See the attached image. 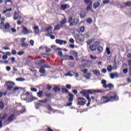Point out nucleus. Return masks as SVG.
Instances as JSON below:
<instances>
[{"label": "nucleus", "mask_w": 131, "mask_h": 131, "mask_svg": "<svg viewBox=\"0 0 131 131\" xmlns=\"http://www.w3.org/2000/svg\"><path fill=\"white\" fill-rule=\"evenodd\" d=\"M107 95L110 100H107L108 102H115L119 100V97L117 96V93H116V92L112 91L108 93Z\"/></svg>", "instance_id": "f257e3e1"}, {"label": "nucleus", "mask_w": 131, "mask_h": 131, "mask_svg": "<svg viewBox=\"0 0 131 131\" xmlns=\"http://www.w3.org/2000/svg\"><path fill=\"white\" fill-rule=\"evenodd\" d=\"M79 20L77 18H74L72 16L69 17L68 23H70V26H73V25H77Z\"/></svg>", "instance_id": "f03ea898"}, {"label": "nucleus", "mask_w": 131, "mask_h": 131, "mask_svg": "<svg viewBox=\"0 0 131 131\" xmlns=\"http://www.w3.org/2000/svg\"><path fill=\"white\" fill-rule=\"evenodd\" d=\"M101 83L102 84V87H103L104 89H107L108 88V89H110V90H112L113 88H114V85H113V84L108 83L107 84V81H106V80H102Z\"/></svg>", "instance_id": "7ed1b4c3"}, {"label": "nucleus", "mask_w": 131, "mask_h": 131, "mask_svg": "<svg viewBox=\"0 0 131 131\" xmlns=\"http://www.w3.org/2000/svg\"><path fill=\"white\" fill-rule=\"evenodd\" d=\"M5 85L7 86V90L8 91H13L14 89V85H15V83L10 81H8L5 83Z\"/></svg>", "instance_id": "20e7f679"}, {"label": "nucleus", "mask_w": 131, "mask_h": 131, "mask_svg": "<svg viewBox=\"0 0 131 131\" xmlns=\"http://www.w3.org/2000/svg\"><path fill=\"white\" fill-rule=\"evenodd\" d=\"M88 94L89 95H93V94H95L96 93H98L99 94H104L106 92V91L105 90H88Z\"/></svg>", "instance_id": "39448f33"}, {"label": "nucleus", "mask_w": 131, "mask_h": 131, "mask_svg": "<svg viewBox=\"0 0 131 131\" xmlns=\"http://www.w3.org/2000/svg\"><path fill=\"white\" fill-rule=\"evenodd\" d=\"M20 12L19 11H15L13 14V19L14 20H21L22 19V16L20 15Z\"/></svg>", "instance_id": "423d86ee"}, {"label": "nucleus", "mask_w": 131, "mask_h": 131, "mask_svg": "<svg viewBox=\"0 0 131 131\" xmlns=\"http://www.w3.org/2000/svg\"><path fill=\"white\" fill-rule=\"evenodd\" d=\"M15 119H16V115L13 114L8 117L7 120L5 121V122H7V121L12 122V121H14Z\"/></svg>", "instance_id": "0eeeda50"}, {"label": "nucleus", "mask_w": 131, "mask_h": 131, "mask_svg": "<svg viewBox=\"0 0 131 131\" xmlns=\"http://www.w3.org/2000/svg\"><path fill=\"white\" fill-rule=\"evenodd\" d=\"M108 101H110V100L109 99V97H108V95H107L106 96H103L101 98V102H102V104H106V103H109V102H111Z\"/></svg>", "instance_id": "6e6552de"}, {"label": "nucleus", "mask_w": 131, "mask_h": 131, "mask_svg": "<svg viewBox=\"0 0 131 131\" xmlns=\"http://www.w3.org/2000/svg\"><path fill=\"white\" fill-rule=\"evenodd\" d=\"M55 42L57 45H60V46H62V45H67V41L61 40L59 39H57L55 40Z\"/></svg>", "instance_id": "1a4fd4ad"}, {"label": "nucleus", "mask_w": 131, "mask_h": 131, "mask_svg": "<svg viewBox=\"0 0 131 131\" xmlns=\"http://www.w3.org/2000/svg\"><path fill=\"white\" fill-rule=\"evenodd\" d=\"M13 9L10 8L9 9H6V10L3 11V14L5 15L6 17H11V13H10V11H12Z\"/></svg>", "instance_id": "9d476101"}, {"label": "nucleus", "mask_w": 131, "mask_h": 131, "mask_svg": "<svg viewBox=\"0 0 131 131\" xmlns=\"http://www.w3.org/2000/svg\"><path fill=\"white\" fill-rule=\"evenodd\" d=\"M66 23H67V18L64 17L60 21L59 24L60 25L61 27H64V25H65Z\"/></svg>", "instance_id": "9b49d317"}, {"label": "nucleus", "mask_w": 131, "mask_h": 131, "mask_svg": "<svg viewBox=\"0 0 131 131\" xmlns=\"http://www.w3.org/2000/svg\"><path fill=\"white\" fill-rule=\"evenodd\" d=\"M23 28V30L21 31V32L25 34V35H26V34H28L29 33H30V31H29L28 30V29H27V28L24 27V26H23L22 27Z\"/></svg>", "instance_id": "f8f14e48"}, {"label": "nucleus", "mask_w": 131, "mask_h": 131, "mask_svg": "<svg viewBox=\"0 0 131 131\" xmlns=\"http://www.w3.org/2000/svg\"><path fill=\"white\" fill-rule=\"evenodd\" d=\"M69 8H70V6L67 4L62 5L60 6V10L62 11H65L67 9H69Z\"/></svg>", "instance_id": "ddd939ff"}, {"label": "nucleus", "mask_w": 131, "mask_h": 131, "mask_svg": "<svg viewBox=\"0 0 131 131\" xmlns=\"http://www.w3.org/2000/svg\"><path fill=\"white\" fill-rule=\"evenodd\" d=\"M80 94L83 95L84 97H86V96L89 95V92L88 91V90H84L80 92Z\"/></svg>", "instance_id": "4468645a"}, {"label": "nucleus", "mask_w": 131, "mask_h": 131, "mask_svg": "<svg viewBox=\"0 0 131 131\" xmlns=\"http://www.w3.org/2000/svg\"><path fill=\"white\" fill-rule=\"evenodd\" d=\"M45 63H46V60L44 59L36 61V63L37 64V65H38L39 66H40L41 64H45Z\"/></svg>", "instance_id": "2eb2a0df"}, {"label": "nucleus", "mask_w": 131, "mask_h": 131, "mask_svg": "<svg viewBox=\"0 0 131 131\" xmlns=\"http://www.w3.org/2000/svg\"><path fill=\"white\" fill-rule=\"evenodd\" d=\"M37 96L38 98H42V97H43V91H39L37 93Z\"/></svg>", "instance_id": "dca6fc26"}, {"label": "nucleus", "mask_w": 131, "mask_h": 131, "mask_svg": "<svg viewBox=\"0 0 131 131\" xmlns=\"http://www.w3.org/2000/svg\"><path fill=\"white\" fill-rule=\"evenodd\" d=\"M100 6V3L99 2H96L94 3L93 4V8L94 9H95V10L99 8V7Z\"/></svg>", "instance_id": "f3484780"}, {"label": "nucleus", "mask_w": 131, "mask_h": 131, "mask_svg": "<svg viewBox=\"0 0 131 131\" xmlns=\"http://www.w3.org/2000/svg\"><path fill=\"white\" fill-rule=\"evenodd\" d=\"M82 36H83V35H82V34L77 35L76 36V39H77L79 41H82Z\"/></svg>", "instance_id": "a211bd4d"}, {"label": "nucleus", "mask_w": 131, "mask_h": 131, "mask_svg": "<svg viewBox=\"0 0 131 131\" xmlns=\"http://www.w3.org/2000/svg\"><path fill=\"white\" fill-rule=\"evenodd\" d=\"M80 17L81 19H84L85 17H86V12H82L80 14Z\"/></svg>", "instance_id": "6ab92c4d"}, {"label": "nucleus", "mask_w": 131, "mask_h": 131, "mask_svg": "<svg viewBox=\"0 0 131 131\" xmlns=\"http://www.w3.org/2000/svg\"><path fill=\"white\" fill-rule=\"evenodd\" d=\"M69 102H72V101L74 100V95H73V94H72L71 93H69Z\"/></svg>", "instance_id": "aec40b11"}, {"label": "nucleus", "mask_w": 131, "mask_h": 131, "mask_svg": "<svg viewBox=\"0 0 131 131\" xmlns=\"http://www.w3.org/2000/svg\"><path fill=\"white\" fill-rule=\"evenodd\" d=\"M10 27H11L10 24H5L4 28V30H9V29H10Z\"/></svg>", "instance_id": "412c9836"}, {"label": "nucleus", "mask_w": 131, "mask_h": 131, "mask_svg": "<svg viewBox=\"0 0 131 131\" xmlns=\"http://www.w3.org/2000/svg\"><path fill=\"white\" fill-rule=\"evenodd\" d=\"M86 104V101H78L77 105H79L80 106H83Z\"/></svg>", "instance_id": "4be33fe9"}, {"label": "nucleus", "mask_w": 131, "mask_h": 131, "mask_svg": "<svg viewBox=\"0 0 131 131\" xmlns=\"http://www.w3.org/2000/svg\"><path fill=\"white\" fill-rule=\"evenodd\" d=\"M123 5L125 6V7H131V1H127L126 2H124L123 3Z\"/></svg>", "instance_id": "5701e85b"}, {"label": "nucleus", "mask_w": 131, "mask_h": 131, "mask_svg": "<svg viewBox=\"0 0 131 131\" xmlns=\"http://www.w3.org/2000/svg\"><path fill=\"white\" fill-rule=\"evenodd\" d=\"M53 90L55 93H57V92H61V88L58 86L53 88Z\"/></svg>", "instance_id": "b1692460"}, {"label": "nucleus", "mask_w": 131, "mask_h": 131, "mask_svg": "<svg viewBox=\"0 0 131 131\" xmlns=\"http://www.w3.org/2000/svg\"><path fill=\"white\" fill-rule=\"evenodd\" d=\"M90 49L92 51V52H95V51L97 50V47L94 46V45H91L90 46Z\"/></svg>", "instance_id": "393cba45"}, {"label": "nucleus", "mask_w": 131, "mask_h": 131, "mask_svg": "<svg viewBox=\"0 0 131 131\" xmlns=\"http://www.w3.org/2000/svg\"><path fill=\"white\" fill-rule=\"evenodd\" d=\"M5 5L6 6H12V1L11 0H7L5 2Z\"/></svg>", "instance_id": "a878e982"}, {"label": "nucleus", "mask_w": 131, "mask_h": 131, "mask_svg": "<svg viewBox=\"0 0 131 131\" xmlns=\"http://www.w3.org/2000/svg\"><path fill=\"white\" fill-rule=\"evenodd\" d=\"M4 108H5V104L4 103V102L0 101V110H4Z\"/></svg>", "instance_id": "bb28decb"}, {"label": "nucleus", "mask_w": 131, "mask_h": 131, "mask_svg": "<svg viewBox=\"0 0 131 131\" xmlns=\"http://www.w3.org/2000/svg\"><path fill=\"white\" fill-rule=\"evenodd\" d=\"M33 29H34V33H38L39 32V29L38 28V26H35L33 28Z\"/></svg>", "instance_id": "cd10ccee"}, {"label": "nucleus", "mask_w": 131, "mask_h": 131, "mask_svg": "<svg viewBox=\"0 0 131 131\" xmlns=\"http://www.w3.org/2000/svg\"><path fill=\"white\" fill-rule=\"evenodd\" d=\"M61 92L63 94H64V93L68 94V93H69V91L66 88H62Z\"/></svg>", "instance_id": "c85d7f7f"}, {"label": "nucleus", "mask_w": 131, "mask_h": 131, "mask_svg": "<svg viewBox=\"0 0 131 131\" xmlns=\"http://www.w3.org/2000/svg\"><path fill=\"white\" fill-rule=\"evenodd\" d=\"M39 72L41 74H45V73H46V70L44 69V68H42V67H41V68H40V69L39 70Z\"/></svg>", "instance_id": "c756f323"}, {"label": "nucleus", "mask_w": 131, "mask_h": 131, "mask_svg": "<svg viewBox=\"0 0 131 131\" xmlns=\"http://www.w3.org/2000/svg\"><path fill=\"white\" fill-rule=\"evenodd\" d=\"M60 24H57L56 26H54V30H60V28H61Z\"/></svg>", "instance_id": "7c9ffc66"}, {"label": "nucleus", "mask_w": 131, "mask_h": 131, "mask_svg": "<svg viewBox=\"0 0 131 131\" xmlns=\"http://www.w3.org/2000/svg\"><path fill=\"white\" fill-rule=\"evenodd\" d=\"M40 103H42L43 104H46L49 102V99L46 98L44 100H39Z\"/></svg>", "instance_id": "2f4dec72"}, {"label": "nucleus", "mask_w": 131, "mask_h": 131, "mask_svg": "<svg viewBox=\"0 0 131 131\" xmlns=\"http://www.w3.org/2000/svg\"><path fill=\"white\" fill-rule=\"evenodd\" d=\"M97 51L99 52V53H102V52L103 51V47L101 46H98L97 48Z\"/></svg>", "instance_id": "473e14b6"}, {"label": "nucleus", "mask_w": 131, "mask_h": 131, "mask_svg": "<svg viewBox=\"0 0 131 131\" xmlns=\"http://www.w3.org/2000/svg\"><path fill=\"white\" fill-rule=\"evenodd\" d=\"M86 22L88 24H92L93 23V19L92 18H88L86 19Z\"/></svg>", "instance_id": "72a5a7b5"}, {"label": "nucleus", "mask_w": 131, "mask_h": 131, "mask_svg": "<svg viewBox=\"0 0 131 131\" xmlns=\"http://www.w3.org/2000/svg\"><path fill=\"white\" fill-rule=\"evenodd\" d=\"M93 4H92V2L91 3V4H89L87 7H86V11H91L92 10V6Z\"/></svg>", "instance_id": "f704fd0d"}, {"label": "nucleus", "mask_w": 131, "mask_h": 131, "mask_svg": "<svg viewBox=\"0 0 131 131\" xmlns=\"http://www.w3.org/2000/svg\"><path fill=\"white\" fill-rule=\"evenodd\" d=\"M100 45H101V43L100 42V41H96L94 42V46H95L96 48H98L99 46H100Z\"/></svg>", "instance_id": "c9c22d12"}, {"label": "nucleus", "mask_w": 131, "mask_h": 131, "mask_svg": "<svg viewBox=\"0 0 131 131\" xmlns=\"http://www.w3.org/2000/svg\"><path fill=\"white\" fill-rule=\"evenodd\" d=\"M107 70L108 72H111L112 71V66L111 65H109L107 67Z\"/></svg>", "instance_id": "e433bc0d"}, {"label": "nucleus", "mask_w": 131, "mask_h": 131, "mask_svg": "<svg viewBox=\"0 0 131 131\" xmlns=\"http://www.w3.org/2000/svg\"><path fill=\"white\" fill-rule=\"evenodd\" d=\"M8 117V114L5 113L4 114V115L1 117V119L2 120H4V119H6Z\"/></svg>", "instance_id": "4c0bfd02"}, {"label": "nucleus", "mask_w": 131, "mask_h": 131, "mask_svg": "<svg viewBox=\"0 0 131 131\" xmlns=\"http://www.w3.org/2000/svg\"><path fill=\"white\" fill-rule=\"evenodd\" d=\"M84 30H85L84 26H81L80 28V32H81L82 33H83V32H84Z\"/></svg>", "instance_id": "58836bf2"}, {"label": "nucleus", "mask_w": 131, "mask_h": 131, "mask_svg": "<svg viewBox=\"0 0 131 131\" xmlns=\"http://www.w3.org/2000/svg\"><path fill=\"white\" fill-rule=\"evenodd\" d=\"M84 3L87 5H91V3H92V5H93V2L91 0H84Z\"/></svg>", "instance_id": "ea45409f"}, {"label": "nucleus", "mask_w": 131, "mask_h": 131, "mask_svg": "<svg viewBox=\"0 0 131 131\" xmlns=\"http://www.w3.org/2000/svg\"><path fill=\"white\" fill-rule=\"evenodd\" d=\"M28 44L26 42H23V43H21V46L23 47H26V48H27V47H28Z\"/></svg>", "instance_id": "a19ab883"}, {"label": "nucleus", "mask_w": 131, "mask_h": 131, "mask_svg": "<svg viewBox=\"0 0 131 131\" xmlns=\"http://www.w3.org/2000/svg\"><path fill=\"white\" fill-rule=\"evenodd\" d=\"M66 76H70L71 77L73 76V75L72 74V72H69L66 74Z\"/></svg>", "instance_id": "79ce46f5"}, {"label": "nucleus", "mask_w": 131, "mask_h": 131, "mask_svg": "<svg viewBox=\"0 0 131 131\" xmlns=\"http://www.w3.org/2000/svg\"><path fill=\"white\" fill-rule=\"evenodd\" d=\"M24 80H25L24 78H18L16 79V81H24Z\"/></svg>", "instance_id": "37998d69"}, {"label": "nucleus", "mask_w": 131, "mask_h": 131, "mask_svg": "<svg viewBox=\"0 0 131 131\" xmlns=\"http://www.w3.org/2000/svg\"><path fill=\"white\" fill-rule=\"evenodd\" d=\"M93 72L95 74V75H100V72L99 71H97V70H94L93 71Z\"/></svg>", "instance_id": "c03bdc74"}, {"label": "nucleus", "mask_w": 131, "mask_h": 131, "mask_svg": "<svg viewBox=\"0 0 131 131\" xmlns=\"http://www.w3.org/2000/svg\"><path fill=\"white\" fill-rule=\"evenodd\" d=\"M73 56H74L75 58H77V57H78V54L77 52H76L75 51H73Z\"/></svg>", "instance_id": "a18cd8bd"}, {"label": "nucleus", "mask_w": 131, "mask_h": 131, "mask_svg": "<svg viewBox=\"0 0 131 131\" xmlns=\"http://www.w3.org/2000/svg\"><path fill=\"white\" fill-rule=\"evenodd\" d=\"M52 29H53V27H48L46 28V31L49 32V31H51V30H52Z\"/></svg>", "instance_id": "49530a36"}, {"label": "nucleus", "mask_w": 131, "mask_h": 131, "mask_svg": "<svg viewBox=\"0 0 131 131\" xmlns=\"http://www.w3.org/2000/svg\"><path fill=\"white\" fill-rule=\"evenodd\" d=\"M41 67L42 68H51V67H50V66H49V64H43Z\"/></svg>", "instance_id": "de8ad7c7"}, {"label": "nucleus", "mask_w": 131, "mask_h": 131, "mask_svg": "<svg viewBox=\"0 0 131 131\" xmlns=\"http://www.w3.org/2000/svg\"><path fill=\"white\" fill-rule=\"evenodd\" d=\"M95 39L88 40L87 43L88 45H92L93 41H94Z\"/></svg>", "instance_id": "09e8293b"}, {"label": "nucleus", "mask_w": 131, "mask_h": 131, "mask_svg": "<svg viewBox=\"0 0 131 131\" xmlns=\"http://www.w3.org/2000/svg\"><path fill=\"white\" fill-rule=\"evenodd\" d=\"M63 60H69V56L68 55H63Z\"/></svg>", "instance_id": "8fccbe9b"}, {"label": "nucleus", "mask_w": 131, "mask_h": 131, "mask_svg": "<svg viewBox=\"0 0 131 131\" xmlns=\"http://www.w3.org/2000/svg\"><path fill=\"white\" fill-rule=\"evenodd\" d=\"M45 95L47 97V98H51L52 97V94L51 93H47L45 92Z\"/></svg>", "instance_id": "3c124183"}, {"label": "nucleus", "mask_w": 131, "mask_h": 131, "mask_svg": "<svg viewBox=\"0 0 131 131\" xmlns=\"http://www.w3.org/2000/svg\"><path fill=\"white\" fill-rule=\"evenodd\" d=\"M106 53L107 55H110V54H111V51H110V48H106Z\"/></svg>", "instance_id": "603ef678"}, {"label": "nucleus", "mask_w": 131, "mask_h": 131, "mask_svg": "<svg viewBox=\"0 0 131 131\" xmlns=\"http://www.w3.org/2000/svg\"><path fill=\"white\" fill-rule=\"evenodd\" d=\"M11 54L12 55H16L17 51L15 49H13L11 51Z\"/></svg>", "instance_id": "864d4df0"}, {"label": "nucleus", "mask_w": 131, "mask_h": 131, "mask_svg": "<svg viewBox=\"0 0 131 131\" xmlns=\"http://www.w3.org/2000/svg\"><path fill=\"white\" fill-rule=\"evenodd\" d=\"M109 2H110L109 0H103V5H106L107 4H109Z\"/></svg>", "instance_id": "5fc2aeb1"}, {"label": "nucleus", "mask_w": 131, "mask_h": 131, "mask_svg": "<svg viewBox=\"0 0 131 131\" xmlns=\"http://www.w3.org/2000/svg\"><path fill=\"white\" fill-rule=\"evenodd\" d=\"M36 99L34 97H32L29 99L30 102H33V101H35Z\"/></svg>", "instance_id": "6e6d98bb"}, {"label": "nucleus", "mask_w": 131, "mask_h": 131, "mask_svg": "<svg viewBox=\"0 0 131 131\" xmlns=\"http://www.w3.org/2000/svg\"><path fill=\"white\" fill-rule=\"evenodd\" d=\"M4 26H5V23L4 21H2L0 24V28L2 29Z\"/></svg>", "instance_id": "4d7b16f0"}, {"label": "nucleus", "mask_w": 131, "mask_h": 131, "mask_svg": "<svg viewBox=\"0 0 131 131\" xmlns=\"http://www.w3.org/2000/svg\"><path fill=\"white\" fill-rule=\"evenodd\" d=\"M31 92H34L35 93H36V92H37V89L34 88H31Z\"/></svg>", "instance_id": "13d9d810"}, {"label": "nucleus", "mask_w": 131, "mask_h": 131, "mask_svg": "<svg viewBox=\"0 0 131 131\" xmlns=\"http://www.w3.org/2000/svg\"><path fill=\"white\" fill-rule=\"evenodd\" d=\"M128 72V70L127 69H124L123 70V72L125 74H126V73H127Z\"/></svg>", "instance_id": "bf43d9fd"}, {"label": "nucleus", "mask_w": 131, "mask_h": 131, "mask_svg": "<svg viewBox=\"0 0 131 131\" xmlns=\"http://www.w3.org/2000/svg\"><path fill=\"white\" fill-rule=\"evenodd\" d=\"M67 106L68 107H71V106H72V102L70 101V102H69L67 104Z\"/></svg>", "instance_id": "052dcab7"}, {"label": "nucleus", "mask_w": 131, "mask_h": 131, "mask_svg": "<svg viewBox=\"0 0 131 131\" xmlns=\"http://www.w3.org/2000/svg\"><path fill=\"white\" fill-rule=\"evenodd\" d=\"M110 77H111V78H112V79H114V78H115V75H114V74L111 73V74H110Z\"/></svg>", "instance_id": "680f3d73"}, {"label": "nucleus", "mask_w": 131, "mask_h": 131, "mask_svg": "<svg viewBox=\"0 0 131 131\" xmlns=\"http://www.w3.org/2000/svg\"><path fill=\"white\" fill-rule=\"evenodd\" d=\"M46 89L48 90V91H51L52 90V85H49Z\"/></svg>", "instance_id": "e2e57ef3"}, {"label": "nucleus", "mask_w": 131, "mask_h": 131, "mask_svg": "<svg viewBox=\"0 0 131 131\" xmlns=\"http://www.w3.org/2000/svg\"><path fill=\"white\" fill-rule=\"evenodd\" d=\"M51 35H53V32L51 31L48 33L47 36H49L50 37Z\"/></svg>", "instance_id": "0e129e2a"}, {"label": "nucleus", "mask_w": 131, "mask_h": 131, "mask_svg": "<svg viewBox=\"0 0 131 131\" xmlns=\"http://www.w3.org/2000/svg\"><path fill=\"white\" fill-rule=\"evenodd\" d=\"M46 53H51V48H48V47H46Z\"/></svg>", "instance_id": "69168bd1"}, {"label": "nucleus", "mask_w": 131, "mask_h": 131, "mask_svg": "<svg viewBox=\"0 0 131 131\" xmlns=\"http://www.w3.org/2000/svg\"><path fill=\"white\" fill-rule=\"evenodd\" d=\"M2 58L3 60H7V59H8V56L7 55H3L2 57Z\"/></svg>", "instance_id": "338daca9"}, {"label": "nucleus", "mask_w": 131, "mask_h": 131, "mask_svg": "<svg viewBox=\"0 0 131 131\" xmlns=\"http://www.w3.org/2000/svg\"><path fill=\"white\" fill-rule=\"evenodd\" d=\"M67 89H68L69 90L71 89V84H67L66 85Z\"/></svg>", "instance_id": "774afa93"}]
</instances>
